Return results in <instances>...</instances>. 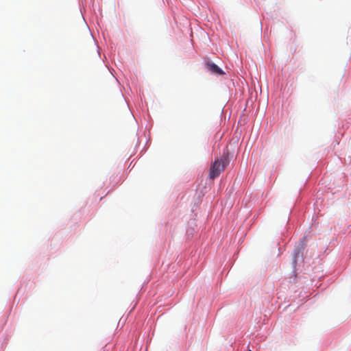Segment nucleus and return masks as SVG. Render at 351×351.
<instances>
[{
    "instance_id": "obj_1",
    "label": "nucleus",
    "mask_w": 351,
    "mask_h": 351,
    "mask_svg": "<svg viewBox=\"0 0 351 351\" xmlns=\"http://www.w3.org/2000/svg\"><path fill=\"white\" fill-rule=\"evenodd\" d=\"M229 163L227 157H222L217 159L213 163L211 164L209 172L210 179H215L217 178L221 172H223Z\"/></svg>"
},
{
    "instance_id": "obj_2",
    "label": "nucleus",
    "mask_w": 351,
    "mask_h": 351,
    "mask_svg": "<svg viewBox=\"0 0 351 351\" xmlns=\"http://www.w3.org/2000/svg\"><path fill=\"white\" fill-rule=\"evenodd\" d=\"M206 69L212 73L221 75L224 74V72L215 63L210 61L206 62Z\"/></svg>"
},
{
    "instance_id": "obj_3",
    "label": "nucleus",
    "mask_w": 351,
    "mask_h": 351,
    "mask_svg": "<svg viewBox=\"0 0 351 351\" xmlns=\"http://www.w3.org/2000/svg\"><path fill=\"white\" fill-rule=\"evenodd\" d=\"M298 254H299V252H295V254H294V259H293L294 263H295V262H296L295 258H296V256H297Z\"/></svg>"
}]
</instances>
